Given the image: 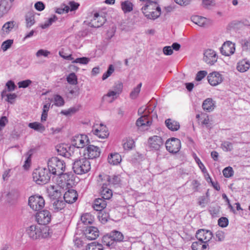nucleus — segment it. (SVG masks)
I'll list each match as a JSON object with an SVG mask.
<instances>
[{
    "mask_svg": "<svg viewBox=\"0 0 250 250\" xmlns=\"http://www.w3.org/2000/svg\"><path fill=\"white\" fill-rule=\"evenodd\" d=\"M65 202L62 200L57 199L53 203V209L55 212L62 210L65 207Z\"/></svg>",
    "mask_w": 250,
    "mask_h": 250,
    "instance_id": "473e14b6",
    "label": "nucleus"
},
{
    "mask_svg": "<svg viewBox=\"0 0 250 250\" xmlns=\"http://www.w3.org/2000/svg\"><path fill=\"white\" fill-rule=\"evenodd\" d=\"M141 10L144 15L148 19L155 20L161 15V9L157 1L145 4Z\"/></svg>",
    "mask_w": 250,
    "mask_h": 250,
    "instance_id": "f03ea898",
    "label": "nucleus"
},
{
    "mask_svg": "<svg viewBox=\"0 0 250 250\" xmlns=\"http://www.w3.org/2000/svg\"><path fill=\"white\" fill-rule=\"evenodd\" d=\"M28 205L33 210L39 211L44 207V200L41 196H31L29 198Z\"/></svg>",
    "mask_w": 250,
    "mask_h": 250,
    "instance_id": "0eeeda50",
    "label": "nucleus"
},
{
    "mask_svg": "<svg viewBox=\"0 0 250 250\" xmlns=\"http://www.w3.org/2000/svg\"><path fill=\"white\" fill-rule=\"evenodd\" d=\"M61 181L64 180V184L67 186H71L73 181L74 174L71 172L63 173L59 175Z\"/></svg>",
    "mask_w": 250,
    "mask_h": 250,
    "instance_id": "b1692460",
    "label": "nucleus"
},
{
    "mask_svg": "<svg viewBox=\"0 0 250 250\" xmlns=\"http://www.w3.org/2000/svg\"><path fill=\"white\" fill-rule=\"evenodd\" d=\"M181 141L175 138H171L166 142L167 150L170 153H176L181 148Z\"/></svg>",
    "mask_w": 250,
    "mask_h": 250,
    "instance_id": "9b49d317",
    "label": "nucleus"
},
{
    "mask_svg": "<svg viewBox=\"0 0 250 250\" xmlns=\"http://www.w3.org/2000/svg\"><path fill=\"white\" fill-rule=\"evenodd\" d=\"M114 67L112 65L110 64L106 72H105L103 74V77H102V79L103 80L106 79L108 77H109L112 74V73L114 72Z\"/></svg>",
    "mask_w": 250,
    "mask_h": 250,
    "instance_id": "3c124183",
    "label": "nucleus"
},
{
    "mask_svg": "<svg viewBox=\"0 0 250 250\" xmlns=\"http://www.w3.org/2000/svg\"><path fill=\"white\" fill-rule=\"evenodd\" d=\"M191 21L198 25L204 27L206 25L207 19L204 17L199 16H194L191 17Z\"/></svg>",
    "mask_w": 250,
    "mask_h": 250,
    "instance_id": "2f4dec72",
    "label": "nucleus"
},
{
    "mask_svg": "<svg viewBox=\"0 0 250 250\" xmlns=\"http://www.w3.org/2000/svg\"><path fill=\"white\" fill-rule=\"evenodd\" d=\"M40 227L37 225H33L27 228L26 232L28 236L33 239L36 240L39 239L40 235H41Z\"/></svg>",
    "mask_w": 250,
    "mask_h": 250,
    "instance_id": "a211bd4d",
    "label": "nucleus"
},
{
    "mask_svg": "<svg viewBox=\"0 0 250 250\" xmlns=\"http://www.w3.org/2000/svg\"><path fill=\"white\" fill-rule=\"evenodd\" d=\"M212 236L211 231L204 229L198 230L196 233L197 239L205 244L212 238Z\"/></svg>",
    "mask_w": 250,
    "mask_h": 250,
    "instance_id": "f8f14e48",
    "label": "nucleus"
},
{
    "mask_svg": "<svg viewBox=\"0 0 250 250\" xmlns=\"http://www.w3.org/2000/svg\"><path fill=\"white\" fill-rule=\"evenodd\" d=\"M228 224L229 220L226 217H222L218 220V225L222 228L226 227L228 225Z\"/></svg>",
    "mask_w": 250,
    "mask_h": 250,
    "instance_id": "8fccbe9b",
    "label": "nucleus"
},
{
    "mask_svg": "<svg viewBox=\"0 0 250 250\" xmlns=\"http://www.w3.org/2000/svg\"><path fill=\"white\" fill-rule=\"evenodd\" d=\"M121 8L124 13L130 12L133 10V4L129 0L121 2Z\"/></svg>",
    "mask_w": 250,
    "mask_h": 250,
    "instance_id": "f704fd0d",
    "label": "nucleus"
},
{
    "mask_svg": "<svg viewBox=\"0 0 250 250\" xmlns=\"http://www.w3.org/2000/svg\"><path fill=\"white\" fill-rule=\"evenodd\" d=\"M35 8L36 10L42 11L45 8V5L42 1H38L35 4Z\"/></svg>",
    "mask_w": 250,
    "mask_h": 250,
    "instance_id": "774afa93",
    "label": "nucleus"
},
{
    "mask_svg": "<svg viewBox=\"0 0 250 250\" xmlns=\"http://www.w3.org/2000/svg\"><path fill=\"white\" fill-rule=\"evenodd\" d=\"M99 178L104 183H106L110 188L118 186L121 182L120 177L119 175L110 176L108 175H99Z\"/></svg>",
    "mask_w": 250,
    "mask_h": 250,
    "instance_id": "6e6552de",
    "label": "nucleus"
},
{
    "mask_svg": "<svg viewBox=\"0 0 250 250\" xmlns=\"http://www.w3.org/2000/svg\"><path fill=\"white\" fill-rule=\"evenodd\" d=\"M134 142L132 139H127L124 144L123 147L125 150H129L132 149L134 146Z\"/></svg>",
    "mask_w": 250,
    "mask_h": 250,
    "instance_id": "603ef678",
    "label": "nucleus"
},
{
    "mask_svg": "<svg viewBox=\"0 0 250 250\" xmlns=\"http://www.w3.org/2000/svg\"><path fill=\"white\" fill-rule=\"evenodd\" d=\"M223 173L225 177L229 178L233 175V170L232 167H229L224 168Z\"/></svg>",
    "mask_w": 250,
    "mask_h": 250,
    "instance_id": "864d4df0",
    "label": "nucleus"
},
{
    "mask_svg": "<svg viewBox=\"0 0 250 250\" xmlns=\"http://www.w3.org/2000/svg\"><path fill=\"white\" fill-rule=\"evenodd\" d=\"M90 61V59L86 57L78 58L72 61L73 63H79L82 64H86Z\"/></svg>",
    "mask_w": 250,
    "mask_h": 250,
    "instance_id": "09e8293b",
    "label": "nucleus"
},
{
    "mask_svg": "<svg viewBox=\"0 0 250 250\" xmlns=\"http://www.w3.org/2000/svg\"><path fill=\"white\" fill-rule=\"evenodd\" d=\"M54 102L55 105L57 106H62L64 104V101L63 98L59 95L54 96Z\"/></svg>",
    "mask_w": 250,
    "mask_h": 250,
    "instance_id": "c03bdc74",
    "label": "nucleus"
},
{
    "mask_svg": "<svg viewBox=\"0 0 250 250\" xmlns=\"http://www.w3.org/2000/svg\"><path fill=\"white\" fill-rule=\"evenodd\" d=\"M106 183H103L100 191L101 198L96 199L93 205V208L97 211H102L106 206V200L110 199L112 196V191L108 188Z\"/></svg>",
    "mask_w": 250,
    "mask_h": 250,
    "instance_id": "f257e3e1",
    "label": "nucleus"
},
{
    "mask_svg": "<svg viewBox=\"0 0 250 250\" xmlns=\"http://www.w3.org/2000/svg\"><path fill=\"white\" fill-rule=\"evenodd\" d=\"M67 82L72 85H76L77 84V77L76 74L72 72L66 78Z\"/></svg>",
    "mask_w": 250,
    "mask_h": 250,
    "instance_id": "79ce46f5",
    "label": "nucleus"
},
{
    "mask_svg": "<svg viewBox=\"0 0 250 250\" xmlns=\"http://www.w3.org/2000/svg\"><path fill=\"white\" fill-rule=\"evenodd\" d=\"M17 96L15 93L8 94L6 95L7 98L5 99V101L10 104H13L14 100L17 98Z\"/></svg>",
    "mask_w": 250,
    "mask_h": 250,
    "instance_id": "680f3d73",
    "label": "nucleus"
},
{
    "mask_svg": "<svg viewBox=\"0 0 250 250\" xmlns=\"http://www.w3.org/2000/svg\"><path fill=\"white\" fill-rule=\"evenodd\" d=\"M163 52L165 55L169 56L173 54V51L170 46H166L163 48Z\"/></svg>",
    "mask_w": 250,
    "mask_h": 250,
    "instance_id": "e2e57ef3",
    "label": "nucleus"
},
{
    "mask_svg": "<svg viewBox=\"0 0 250 250\" xmlns=\"http://www.w3.org/2000/svg\"><path fill=\"white\" fill-rule=\"evenodd\" d=\"M86 250H104V247L99 243L93 242L86 246Z\"/></svg>",
    "mask_w": 250,
    "mask_h": 250,
    "instance_id": "e433bc0d",
    "label": "nucleus"
},
{
    "mask_svg": "<svg viewBox=\"0 0 250 250\" xmlns=\"http://www.w3.org/2000/svg\"><path fill=\"white\" fill-rule=\"evenodd\" d=\"M26 26L31 27L35 23L34 15L32 12H28L25 16Z\"/></svg>",
    "mask_w": 250,
    "mask_h": 250,
    "instance_id": "4c0bfd02",
    "label": "nucleus"
},
{
    "mask_svg": "<svg viewBox=\"0 0 250 250\" xmlns=\"http://www.w3.org/2000/svg\"><path fill=\"white\" fill-rule=\"evenodd\" d=\"M167 127L170 130L174 131L178 130L180 128L179 123L171 119H167L165 121Z\"/></svg>",
    "mask_w": 250,
    "mask_h": 250,
    "instance_id": "393cba45",
    "label": "nucleus"
},
{
    "mask_svg": "<svg viewBox=\"0 0 250 250\" xmlns=\"http://www.w3.org/2000/svg\"><path fill=\"white\" fill-rule=\"evenodd\" d=\"M222 148L225 151H230L233 149L232 144L228 141H224L221 144Z\"/></svg>",
    "mask_w": 250,
    "mask_h": 250,
    "instance_id": "a18cd8bd",
    "label": "nucleus"
},
{
    "mask_svg": "<svg viewBox=\"0 0 250 250\" xmlns=\"http://www.w3.org/2000/svg\"><path fill=\"white\" fill-rule=\"evenodd\" d=\"M250 67V62L245 60L239 61L237 65V69L240 72H245L247 71Z\"/></svg>",
    "mask_w": 250,
    "mask_h": 250,
    "instance_id": "c85d7f7f",
    "label": "nucleus"
},
{
    "mask_svg": "<svg viewBox=\"0 0 250 250\" xmlns=\"http://www.w3.org/2000/svg\"><path fill=\"white\" fill-rule=\"evenodd\" d=\"M49 228L46 226L40 227V238H46L49 235Z\"/></svg>",
    "mask_w": 250,
    "mask_h": 250,
    "instance_id": "49530a36",
    "label": "nucleus"
},
{
    "mask_svg": "<svg viewBox=\"0 0 250 250\" xmlns=\"http://www.w3.org/2000/svg\"><path fill=\"white\" fill-rule=\"evenodd\" d=\"M208 80L210 85L216 86L222 82L223 78L219 72H213L208 76Z\"/></svg>",
    "mask_w": 250,
    "mask_h": 250,
    "instance_id": "f3484780",
    "label": "nucleus"
},
{
    "mask_svg": "<svg viewBox=\"0 0 250 250\" xmlns=\"http://www.w3.org/2000/svg\"><path fill=\"white\" fill-rule=\"evenodd\" d=\"M61 188L58 186H50L47 189L48 195L49 197L53 200L58 199L61 197Z\"/></svg>",
    "mask_w": 250,
    "mask_h": 250,
    "instance_id": "6ab92c4d",
    "label": "nucleus"
},
{
    "mask_svg": "<svg viewBox=\"0 0 250 250\" xmlns=\"http://www.w3.org/2000/svg\"><path fill=\"white\" fill-rule=\"evenodd\" d=\"M102 129H95L93 130V134L97 135L100 138L104 139L107 137L109 133L107 130H106V127L104 126L102 124L101 125Z\"/></svg>",
    "mask_w": 250,
    "mask_h": 250,
    "instance_id": "c756f323",
    "label": "nucleus"
},
{
    "mask_svg": "<svg viewBox=\"0 0 250 250\" xmlns=\"http://www.w3.org/2000/svg\"><path fill=\"white\" fill-rule=\"evenodd\" d=\"M32 83V81L30 80H26L24 81H22L18 83V85L19 88H26L31 83Z\"/></svg>",
    "mask_w": 250,
    "mask_h": 250,
    "instance_id": "4d7b16f0",
    "label": "nucleus"
},
{
    "mask_svg": "<svg viewBox=\"0 0 250 250\" xmlns=\"http://www.w3.org/2000/svg\"><path fill=\"white\" fill-rule=\"evenodd\" d=\"M242 46L243 50H250V40L242 41Z\"/></svg>",
    "mask_w": 250,
    "mask_h": 250,
    "instance_id": "69168bd1",
    "label": "nucleus"
},
{
    "mask_svg": "<svg viewBox=\"0 0 250 250\" xmlns=\"http://www.w3.org/2000/svg\"><path fill=\"white\" fill-rule=\"evenodd\" d=\"M47 167L52 175L59 176L64 172L65 164L59 158L53 157L48 160Z\"/></svg>",
    "mask_w": 250,
    "mask_h": 250,
    "instance_id": "7ed1b4c3",
    "label": "nucleus"
},
{
    "mask_svg": "<svg viewBox=\"0 0 250 250\" xmlns=\"http://www.w3.org/2000/svg\"><path fill=\"white\" fill-rule=\"evenodd\" d=\"M10 8L8 0H1L0 1V11L3 14L7 13Z\"/></svg>",
    "mask_w": 250,
    "mask_h": 250,
    "instance_id": "58836bf2",
    "label": "nucleus"
},
{
    "mask_svg": "<svg viewBox=\"0 0 250 250\" xmlns=\"http://www.w3.org/2000/svg\"><path fill=\"white\" fill-rule=\"evenodd\" d=\"M86 139V136L80 135L75 136L72 140V145L77 148H83L87 142H85Z\"/></svg>",
    "mask_w": 250,
    "mask_h": 250,
    "instance_id": "4be33fe9",
    "label": "nucleus"
},
{
    "mask_svg": "<svg viewBox=\"0 0 250 250\" xmlns=\"http://www.w3.org/2000/svg\"><path fill=\"white\" fill-rule=\"evenodd\" d=\"M13 43V40L9 39L7 40L4 42H3L2 43V44L1 45L0 48L1 50H2L3 51H6L9 48L11 47L12 44Z\"/></svg>",
    "mask_w": 250,
    "mask_h": 250,
    "instance_id": "37998d69",
    "label": "nucleus"
},
{
    "mask_svg": "<svg viewBox=\"0 0 250 250\" xmlns=\"http://www.w3.org/2000/svg\"><path fill=\"white\" fill-rule=\"evenodd\" d=\"M63 199L65 202L68 204H72L78 199V194L77 191L73 189H68L66 191L63 195Z\"/></svg>",
    "mask_w": 250,
    "mask_h": 250,
    "instance_id": "412c9836",
    "label": "nucleus"
},
{
    "mask_svg": "<svg viewBox=\"0 0 250 250\" xmlns=\"http://www.w3.org/2000/svg\"><path fill=\"white\" fill-rule=\"evenodd\" d=\"M74 172L82 175L88 172L91 169L90 163L85 157L76 160L73 163Z\"/></svg>",
    "mask_w": 250,
    "mask_h": 250,
    "instance_id": "39448f33",
    "label": "nucleus"
},
{
    "mask_svg": "<svg viewBox=\"0 0 250 250\" xmlns=\"http://www.w3.org/2000/svg\"><path fill=\"white\" fill-rule=\"evenodd\" d=\"M81 221L85 225H91L94 221V217L89 213H85L81 216Z\"/></svg>",
    "mask_w": 250,
    "mask_h": 250,
    "instance_id": "cd10ccee",
    "label": "nucleus"
},
{
    "mask_svg": "<svg viewBox=\"0 0 250 250\" xmlns=\"http://www.w3.org/2000/svg\"><path fill=\"white\" fill-rule=\"evenodd\" d=\"M191 248L192 250H208L207 245L199 240L192 243Z\"/></svg>",
    "mask_w": 250,
    "mask_h": 250,
    "instance_id": "c9c22d12",
    "label": "nucleus"
},
{
    "mask_svg": "<svg viewBox=\"0 0 250 250\" xmlns=\"http://www.w3.org/2000/svg\"><path fill=\"white\" fill-rule=\"evenodd\" d=\"M50 54V52L47 50L40 49L37 51L36 55L37 57H39L42 56H43L44 57H47Z\"/></svg>",
    "mask_w": 250,
    "mask_h": 250,
    "instance_id": "0e129e2a",
    "label": "nucleus"
},
{
    "mask_svg": "<svg viewBox=\"0 0 250 250\" xmlns=\"http://www.w3.org/2000/svg\"><path fill=\"white\" fill-rule=\"evenodd\" d=\"M57 20V17L56 16L53 15L52 17L50 18L47 21H46L44 23L41 24V26L42 29H46L54 22Z\"/></svg>",
    "mask_w": 250,
    "mask_h": 250,
    "instance_id": "a19ab883",
    "label": "nucleus"
},
{
    "mask_svg": "<svg viewBox=\"0 0 250 250\" xmlns=\"http://www.w3.org/2000/svg\"><path fill=\"white\" fill-rule=\"evenodd\" d=\"M35 217L37 223L43 226L48 224L51 220L50 212L48 210L45 209L38 212Z\"/></svg>",
    "mask_w": 250,
    "mask_h": 250,
    "instance_id": "9d476101",
    "label": "nucleus"
},
{
    "mask_svg": "<svg viewBox=\"0 0 250 250\" xmlns=\"http://www.w3.org/2000/svg\"><path fill=\"white\" fill-rule=\"evenodd\" d=\"M122 161L121 155L118 153H111L108 157V162L113 165H117Z\"/></svg>",
    "mask_w": 250,
    "mask_h": 250,
    "instance_id": "a878e982",
    "label": "nucleus"
},
{
    "mask_svg": "<svg viewBox=\"0 0 250 250\" xmlns=\"http://www.w3.org/2000/svg\"><path fill=\"white\" fill-rule=\"evenodd\" d=\"M105 21L106 19L104 17L100 16L98 13H95L93 20L89 23V26L96 28H99L101 27Z\"/></svg>",
    "mask_w": 250,
    "mask_h": 250,
    "instance_id": "aec40b11",
    "label": "nucleus"
},
{
    "mask_svg": "<svg viewBox=\"0 0 250 250\" xmlns=\"http://www.w3.org/2000/svg\"><path fill=\"white\" fill-rule=\"evenodd\" d=\"M124 238V235L121 232L113 230L104 235L102 240L104 245L110 248H112L115 246L116 242L123 241Z\"/></svg>",
    "mask_w": 250,
    "mask_h": 250,
    "instance_id": "423d86ee",
    "label": "nucleus"
},
{
    "mask_svg": "<svg viewBox=\"0 0 250 250\" xmlns=\"http://www.w3.org/2000/svg\"><path fill=\"white\" fill-rule=\"evenodd\" d=\"M8 121L6 117L2 116L0 119V131L5 126Z\"/></svg>",
    "mask_w": 250,
    "mask_h": 250,
    "instance_id": "338daca9",
    "label": "nucleus"
},
{
    "mask_svg": "<svg viewBox=\"0 0 250 250\" xmlns=\"http://www.w3.org/2000/svg\"><path fill=\"white\" fill-rule=\"evenodd\" d=\"M51 175L48 168L46 167L36 169L32 174L34 181L39 185L47 183L50 180Z\"/></svg>",
    "mask_w": 250,
    "mask_h": 250,
    "instance_id": "20e7f679",
    "label": "nucleus"
},
{
    "mask_svg": "<svg viewBox=\"0 0 250 250\" xmlns=\"http://www.w3.org/2000/svg\"><path fill=\"white\" fill-rule=\"evenodd\" d=\"M215 107L214 103L212 99L208 98L203 103L202 107L203 109L207 112L212 111Z\"/></svg>",
    "mask_w": 250,
    "mask_h": 250,
    "instance_id": "bb28decb",
    "label": "nucleus"
},
{
    "mask_svg": "<svg viewBox=\"0 0 250 250\" xmlns=\"http://www.w3.org/2000/svg\"><path fill=\"white\" fill-rule=\"evenodd\" d=\"M6 86L7 87V91L9 92L14 91L16 87L14 82L11 80H9L6 83Z\"/></svg>",
    "mask_w": 250,
    "mask_h": 250,
    "instance_id": "13d9d810",
    "label": "nucleus"
},
{
    "mask_svg": "<svg viewBox=\"0 0 250 250\" xmlns=\"http://www.w3.org/2000/svg\"><path fill=\"white\" fill-rule=\"evenodd\" d=\"M142 85V83H140L131 92V93H130V97L131 99H135L136 98H137L139 93L140 92Z\"/></svg>",
    "mask_w": 250,
    "mask_h": 250,
    "instance_id": "ea45409f",
    "label": "nucleus"
},
{
    "mask_svg": "<svg viewBox=\"0 0 250 250\" xmlns=\"http://www.w3.org/2000/svg\"><path fill=\"white\" fill-rule=\"evenodd\" d=\"M70 150V147L67 146H61L57 148L59 154L66 158H69L71 156Z\"/></svg>",
    "mask_w": 250,
    "mask_h": 250,
    "instance_id": "7c9ffc66",
    "label": "nucleus"
},
{
    "mask_svg": "<svg viewBox=\"0 0 250 250\" xmlns=\"http://www.w3.org/2000/svg\"><path fill=\"white\" fill-rule=\"evenodd\" d=\"M207 72L205 70L199 71L196 74L195 80L197 81H201L206 75Z\"/></svg>",
    "mask_w": 250,
    "mask_h": 250,
    "instance_id": "bf43d9fd",
    "label": "nucleus"
},
{
    "mask_svg": "<svg viewBox=\"0 0 250 250\" xmlns=\"http://www.w3.org/2000/svg\"><path fill=\"white\" fill-rule=\"evenodd\" d=\"M28 126L30 128L40 132H43L45 129L44 125H43L41 123L37 122L29 123L28 124Z\"/></svg>",
    "mask_w": 250,
    "mask_h": 250,
    "instance_id": "72a5a7b5",
    "label": "nucleus"
},
{
    "mask_svg": "<svg viewBox=\"0 0 250 250\" xmlns=\"http://www.w3.org/2000/svg\"><path fill=\"white\" fill-rule=\"evenodd\" d=\"M151 122L148 119V115L146 113L136 121V125L139 127L149 126Z\"/></svg>",
    "mask_w": 250,
    "mask_h": 250,
    "instance_id": "5701e85b",
    "label": "nucleus"
},
{
    "mask_svg": "<svg viewBox=\"0 0 250 250\" xmlns=\"http://www.w3.org/2000/svg\"><path fill=\"white\" fill-rule=\"evenodd\" d=\"M101 153V149L95 146L89 145L84 150L83 156L88 159H93L99 157Z\"/></svg>",
    "mask_w": 250,
    "mask_h": 250,
    "instance_id": "1a4fd4ad",
    "label": "nucleus"
},
{
    "mask_svg": "<svg viewBox=\"0 0 250 250\" xmlns=\"http://www.w3.org/2000/svg\"><path fill=\"white\" fill-rule=\"evenodd\" d=\"M32 154V153L31 150L28 151L26 154V160L25 161V164L23 165V167L25 169L29 167L30 166V163L31 162V157Z\"/></svg>",
    "mask_w": 250,
    "mask_h": 250,
    "instance_id": "5fc2aeb1",
    "label": "nucleus"
},
{
    "mask_svg": "<svg viewBox=\"0 0 250 250\" xmlns=\"http://www.w3.org/2000/svg\"><path fill=\"white\" fill-rule=\"evenodd\" d=\"M216 240L218 241H223L225 239V233L223 231L218 230L216 232L215 234Z\"/></svg>",
    "mask_w": 250,
    "mask_h": 250,
    "instance_id": "052dcab7",
    "label": "nucleus"
},
{
    "mask_svg": "<svg viewBox=\"0 0 250 250\" xmlns=\"http://www.w3.org/2000/svg\"><path fill=\"white\" fill-rule=\"evenodd\" d=\"M83 233L85 237L89 240H95L99 236V231L95 227H86L83 230Z\"/></svg>",
    "mask_w": 250,
    "mask_h": 250,
    "instance_id": "dca6fc26",
    "label": "nucleus"
},
{
    "mask_svg": "<svg viewBox=\"0 0 250 250\" xmlns=\"http://www.w3.org/2000/svg\"><path fill=\"white\" fill-rule=\"evenodd\" d=\"M148 144L151 149L158 150L161 146H163L164 142L161 137L153 136L148 138Z\"/></svg>",
    "mask_w": 250,
    "mask_h": 250,
    "instance_id": "ddd939ff",
    "label": "nucleus"
},
{
    "mask_svg": "<svg viewBox=\"0 0 250 250\" xmlns=\"http://www.w3.org/2000/svg\"><path fill=\"white\" fill-rule=\"evenodd\" d=\"M14 21H8L2 26L1 30L2 31H10L14 28Z\"/></svg>",
    "mask_w": 250,
    "mask_h": 250,
    "instance_id": "de8ad7c7",
    "label": "nucleus"
},
{
    "mask_svg": "<svg viewBox=\"0 0 250 250\" xmlns=\"http://www.w3.org/2000/svg\"><path fill=\"white\" fill-rule=\"evenodd\" d=\"M204 61L208 64L213 65L217 62V54L212 49L206 50L204 54Z\"/></svg>",
    "mask_w": 250,
    "mask_h": 250,
    "instance_id": "2eb2a0df",
    "label": "nucleus"
},
{
    "mask_svg": "<svg viewBox=\"0 0 250 250\" xmlns=\"http://www.w3.org/2000/svg\"><path fill=\"white\" fill-rule=\"evenodd\" d=\"M235 50V44L230 41L225 42L220 48L221 54L226 56L233 54Z\"/></svg>",
    "mask_w": 250,
    "mask_h": 250,
    "instance_id": "4468645a",
    "label": "nucleus"
},
{
    "mask_svg": "<svg viewBox=\"0 0 250 250\" xmlns=\"http://www.w3.org/2000/svg\"><path fill=\"white\" fill-rule=\"evenodd\" d=\"M98 217L102 223H105L108 221L109 216L108 213L100 212Z\"/></svg>",
    "mask_w": 250,
    "mask_h": 250,
    "instance_id": "6e6d98bb",
    "label": "nucleus"
}]
</instances>
